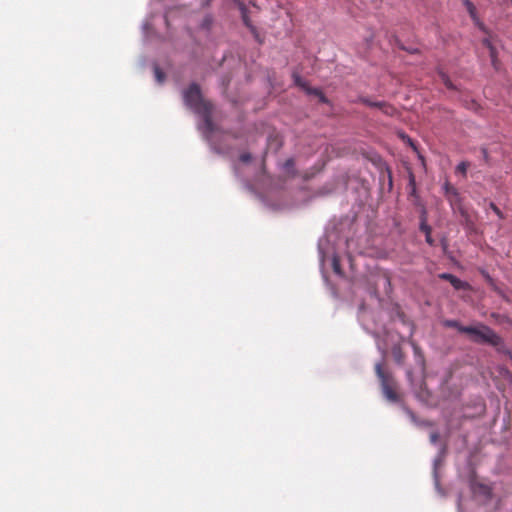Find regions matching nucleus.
<instances>
[{
    "instance_id": "2",
    "label": "nucleus",
    "mask_w": 512,
    "mask_h": 512,
    "mask_svg": "<svg viewBox=\"0 0 512 512\" xmlns=\"http://www.w3.org/2000/svg\"><path fill=\"white\" fill-rule=\"evenodd\" d=\"M375 373L380 381L385 398L391 402H398L400 397L397 392V383L392 373L386 370L381 362L375 364Z\"/></svg>"
},
{
    "instance_id": "1",
    "label": "nucleus",
    "mask_w": 512,
    "mask_h": 512,
    "mask_svg": "<svg viewBox=\"0 0 512 512\" xmlns=\"http://www.w3.org/2000/svg\"><path fill=\"white\" fill-rule=\"evenodd\" d=\"M461 333L469 335L475 343L489 344L497 349H500L504 344L503 339L492 328L483 323L462 328Z\"/></svg>"
},
{
    "instance_id": "20",
    "label": "nucleus",
    "mask_w": 512,
    "mask_h": 512,
    "mask_svg": "<svg viewBox=\"0 0 512 512\" xmlns=\"http://www.w3.org/2000/svg\"><path fill=\"white\" fill-rule=\"evenodd\" d=\"M440 435L438 432H431L430 433V442L432 444H436L439 441Z\"/></svg>"
},
{
    "instance_id": "28",
    "label": "nucleus",
    "mask_w": 512,
    "mask_h": 512,
    "mask_svg": "<svg viewBox=\"0 0 512 512\" xmlns=\"http://www.w3.org/2000/svg\"><path fill=\"white\" fill-rule=\"evenodd\" d=\"M407 375H408V377H411L412 372H411V371H408V372H407Z\"/></svg>"
},
{
    "instance_id": "19",
    "label": "nucleus",
    "mask_w": 512,
    "mask_h": 512,
    "mask_svg": "<svg viewBox=\"0 0 512 512\" xmlns=\"http://www.w3.org/2000/svg\"><path fill=\"white\" fill-rule=\"evenodd\" d=\"M490 208L495 212V214L500 218L502 219L503 218V213L501 212V210L493 203L491 202L490 203Z\"/></svg>"
},
{
    "instance_id": "10",
    "label": "nucleus",
    "mask_w": 512,
    "mask_h": 512,
    "mask_svg": "<svg viewBox=\"0 0 512 512\" xmlns=\"http://www.w3.org/2000/svg\"><path fill=\"white\" fill-rule=\"evenodd\" d=\"M482 44L489 50V54H490V58H491V63L493 65V67L496 70H498L499 69V62H498V59H497L496 48L492 45V43L489 40V38H484L482 40Z\"/></svg>"
},
{
    "instance_id": "7",
    "label": "nucleus",
    "mask_w": 512,
    "mask_h": 512,
    "mask_svg": "<svg viewBox=\"0 0 512 512\" xmlns=\"http://www.w3.org/2000/svg\"><path fill=\"white\" fill-rule=\"evenodd\" d=\"M294 79H295V83L298 86L304 88L308 94L317 96L322 103H327L328 100H327L326 96L322 93L321 90H319L317 88L307 87L306 84L301 80L300 76H298V75H294Z\"/></svg>"
},
{
    "instance_id": "11",
    "label": "nucleus",
    "mask_w": 512,
    "mask_h": 512,
    "mask_svg": "<svg viewBox=\"0 0 512 512\" xmlns=\"http://www.w3.org/2000/svg\"><path fill=\"white\" fill-rule=\"evenodd\" d=\"M197 114L203 117V120H204V123H205L206 128H207L209 131H212V130H213V122H212V117H211V114H212V105H211L210 107H208V108H207V111H206V112H199V113H197Z\"/></svg>"
},
{
    "instance_id": "12",
    "label": "nucleus",
    "mask_w": 512,
    "mask_h": 512,
    "mask_svg": "<svg viewBox=\"0 0 512 512\" xmlns=\"http://www.w3.org/2000/svg\"><path fill=\"white\" fill-rule=\"evenodd\" d=\"M392 355L395 362L399 365H403L405 361V354L400 346H394L392 348Z\"/></svg>"
},
{
    "instance_id": "21",
    "label": "nucleus",
    "mask_w": 512,
    "mask_h": 512,
    "mask_svg": "<svg viewBox=\"0 0 512 512\" xmlns=\"http://www.w3.org/2000/svg\"><path fill=\"white\" fill-rule=\"evenodd\" d=\"M333 269L336 273L340 274L341 273V269H340V264H339V261L337 258H334L333 259Z\"/></svg>"
},
{
    "instance_id": "24",
    "label": "nucleus",
    "mask_w": 512,
    "mask_h": 512,
    "mask_svg": "<svg viewBox=\"0 0 512 512\" xmlns=\"http://www.w3.org/2000/svg\"><path fill=\"white\" fill-rule=\"evenodd\" d=\"M294 166V160L293 159H288L286 160L285 162V167L287 170H289L290 168H292Z\"/></svg>"
},
{
    "instance_id": "26",
    "label": "nucleus",
    "mask_w": 512,
    "mask_h": 512,
    "mask_svg": "<svg viewBox=\"0 0 512 512\" xmlns=\"http://www.w3.org/2000/svg\"><path fill=\"white\" fill-rule=\"evenodd\" d=\"M481 151H482V154H483L484 159H485V160H487V159H488V152H487V149H486V148H482V150H481Z\"/></svg>"
},
{
    "instance_id": "8",
    "label": "nucleus",
    "mask_w": 512,
    "mask_h": 512,
    "mask_svg": "<svg viewBox=\"0 0 512 512\" xmlns=\"http://www.w3.org/2000/svg\"><path fill=\"white\" fill-rule=\"evenodd\" d=\"M463 4L465 5L470 17L473 19L474 23L482 30L486 31L484 24L477 17V11L475 5L470 0H463Z\"/></svg>"
},
{
    "instance_id": "17",
    "label": "nucleus",
    "mask_w": 512,
    "mask_h": 512,
    "mask_svg": "<svg viewBox=\"0 0 512 512\" xmlns=\"http://www.w3.org/2000/svg\"><path fill=\"white\" fill-rule=\"evenodd\" d=\"M154 74H155V78H156L158 83L161 84V83L164 82V80H165V73L158 66L154 67Z\"/></svg>"
},
{
    "instance_id": "5",
    "label": "nucleus",
    "mask_w": 512,
    "mask_h": 512,
    "mask_svg": "<svg viewBox=\"0 0 512 512\" xmlns=\"http://www.w3.org/2000/svg\"><path fill=\"white\" fill-rule=\"evenodd\" d=\"M359 102L368 107L379 109L384 115L394 116L397 112L396 108L385 101H372L367 97H360Z\"/></svg>"
},
{
    "instance_id": "22",
    "label": "nucleus",
    "mask_w": 512,
    "mask_h": 512,
    "mask_svg": "<svg viewBox=\"0 0 512 512\" xmlns=\"http://www.w3.org/2000/svg\"><path fill=\"white\" fill-rule=\"evenodd\" d=\"M251 160V155L249 153H242L240 155V161L244 163H248Z\"/></svg>"
},
{
    "instance_id": "6",
    "label": "nucleus",
    "mask_w": 512,
    "mask_h": 512,
    "mask_svg": "<svg viewBox=\"0 0 512 512\" xmlns=\"http://www.w3.org/2000/svg\"><path fill=\"white\" fill-rule=\"evenodd\" d=\"M238 8L241 12V17H242V20H243L245 26L253 34L255 40L258 41L259 43H262V39L259 36L257 28L252 24L251 20L249 19L248 10H247V7L245 6V4L243 2H238Z\"/></svg>"
},
{
    "instance_id": "27",
    "label": "nucleus",
    "mask_w": 512,
    "mask_h": 512,
    "mask_svg": "<svg viewBox=\"0 0 512 512\" xmlns=\"http://www.w3.org/2000/svg\"><path fill=\"white\" fill-rule=\"evenodd\" d=\"M386 282L390 286V277L389 276H386Z\"/></svg>"
},
{
    "instance_id": "18",
    "label": "nucleus",
    "mask_w": 512,
    "mask_h": 512,
    "mask_svg": "<svg viewBox=\"0 0 512 512\" xmlns=\"http://www.w3.org/2000/svg\"><path fill=\"white\" fill-rule=\"evenodd\" d=\"M412 347H413V350H414V353L417 357H419L421 359V361L423 362L424 359H423V354L421 352V349L420 347L414 342V341H410Z\"/></svg>"
},
{
    "instance_id": "16",
    "label": "nucleus",
    "mask_w": 512,
    "mask_h": 512,
    "mask_svg": "<svg viewBox=\"0 0 512 512\" xmlns=\"http://www.w3.org/2000/svg\"><path fill=\"white\" fill-rule=\"evenodd\" d=\"M469 166V162L462 161L457 165L456 172L462 174L463 176H466L467 169L469 168Z\"/></svg>"
},
{
    "instance_id": "25",
    "label": "nucleus",
    "mask_w": 512,
    "mask_h": 512,
    "mask_svg": "<svg viewBox=\"0 0 512 512\" xmlns=\"http://www.w3.org/2000/svg\"><path fill=\"white\" fill-rule=\"evenodd\" d=\"M402 138H403V139L407 138V141H408L409 145H410L414 150H416V146L414 145V142H413L409 137H405L404 135H402Z\"/></svg>"
},
{
    "instance_id": "15",
    "label": "nucleus",
    "mask_w": 512,
    "mask_h": 512,
    "mask_svg": "<svg viewBox=\"0 0 512 512\" xmlns=\"http://www.w3.org/2000/svg\"><path fill=\"white\" fill-rule=\"evenodd\" d=\"M444 326L448 328H456L460 333L462 328H467V326L461 325L457 320H446L444 321Z\"/></svg>"
},
{
    "instance_id": "3",
    "label": "nucleus",
    "mask_w": 512,
    "mask_h": 512,
    "mask_svg": "<svg viewBox=\"0 0 512 512\" xmlns=\"http://www.w3.org/2000/svg\"><path fill=\"white\" fill-rule=\"evenodd\" d=\"M183 100L185 105L196 114L206 112L207 108L211 106V103L203 99L200 87L196 83L191 84L183 92Z\"/></svg>"
},
{
    "instance_id": "9",
    "label": "nucleus",
    "mask_w": 512,
    "mask_h": 512,
    "mask_svg": "<svg viewBox=\"0 0 512 512\" xmlns=\"http://www.w3.org/2000/svg\"><path fill=\"white\" fill-rule=\"evenodd\" d=\"M439 278L449 281L451 285L457 290L465 289L468 286L466 282L460 280L459 278L450 273H442L439 275Z\"/></svg>"
},
{
    "instance_id": "14",
    "label": "nucleus",
    "mask_w": 512,
    "mask_h": 512,
    "mask_svg": "<svg viewBox=\"0 0 512 512\" xmlns=\"http://www.w3.org/2000/svg\"><path fill=\"white\" fill-rule=\"evenodd\" d=\"M438 75H439L442 83L446 86V88H448L450 90L455 89V86L453 85V83L450 80L449 76L445 72L439 71Z\"/></svg>"
},
{
    "instance_id": "13",
    "label": "nucleus",
    "mask_w": 512,
    "mask_h": 512,
    "mask_svg": "<svg viewBox=\"0 0 512 512\" xmlns=\"http://www.w3.org/2000/svg\"><path fill=\"white\" fill-rule=\"evenodd\" d=\"M420 231H422L424 234H430L432 229L427 224V217H426V211L424 210L421 215V222H420Z\"/></svg>"
},
{
    "instance_id": "23",
    "label": "nucleus",
    "mask_w": 512,
    "mask_h": 512,
    "mask_svg": "<svg viewBox=\"0 0 512 512\" xmlns=\"http://www.w3.org/2000/svg\"><path fill=\"white\" fill-rule=\"evenodd\" d=\"M425 238H426V242H427L430 246H433V245H434V239L432 238L431 233H430V234H425Z\"/></svg>"
},
{
    "instance_id": "4",
    "label": "nucleus",
    "mask_w": 512,
    "mask_h": 512,
    "mask_svg": "<svg viewBox=\"0 0 512 512\" xmlns=\"http://www.w3.org/2000/svg\"><path fill=\"white\" fill-rule=\"evenodd\" d=\"M444 195L448 200L452 210L460 214L466 223L470 222V216L468 211L463 205L462 197L459 191L452 186L448 181L443 185Z\"/></svg>"
}]
</instances>
